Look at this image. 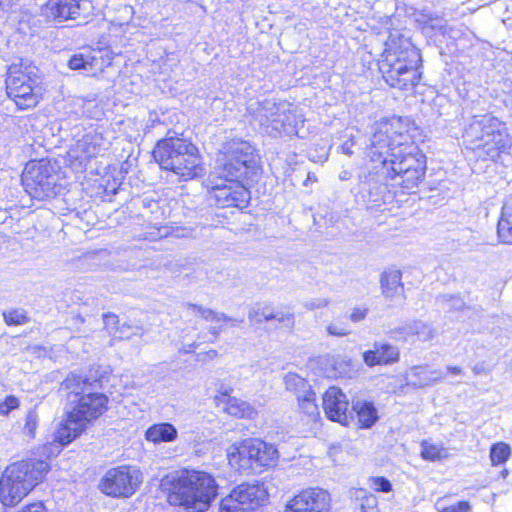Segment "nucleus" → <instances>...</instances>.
Masks as SVG:
<instances>
[{"mask_svg":"<svg viewBox=\"0 0 512 512\" xmlns=\"http://www.w3.org/2000/svg\"><path fill=\"white\" fill-rule=\"evenodd\" d=\"M399 120L379 123L374 128L367 147V157L371 165L367 167L368 175H360L362 190L367 191L372 201H377L387 190L389 179H396L397 174L426 165L425 156L417 147L408 145L407 133L397 130Z\"/></svg>","mask_w":512,"mask_h":512,"instance_id":"f257e3e1","label":"nucleus"},{"mask_svg":"<svg viewBox=\"0 0 512 512\" xmlns=\"http://www.w3.org/2000/svg\"><path fill=\"white\" fill-rule=\"evenodd\" d=\"M101 378L70 373L61 383V389L67 392L68 403L66 419L55 431L54 440L62 445L71 443L86 428L87 424L99 418L107 409L108 397L98 391Z\"/></svg>","mask_w":512,"mask_h":512,"instance_id":"f03ea898","label":"nucleus"},{"mask_svg":"<svg viewBox=\"0 0 512 512\" xmlns=\"http://www.w3.org/2000/svg\"><path fill=\"white\" fill-rule=\"evenodd\" d=\"M153 158L161 169L171 171L183 181L204 174L198 148L186 138L167 136L159 140L153 150Z\"/></svg>","mask_w":512,"mask_h":512,"instance_id":"7ed1b4c3","label":"nucleus"},{"mask_svg":"<svg viewBox=\"0 0 512 512\" xmlns=\"http://www.w3.org/2000/svg\"><path fill=\"white\" fill-rule=\"evenodd\" d=\"M464 138L483 160L496 161L502 154H509L512 146L506 123L492 115L474 117Z\"/></svg>","mask_w":512,"mask_h":512,"instance_id":"20e7f679","label":"nucleus"},{"mask_svg":"<svg viewBox=\"0 0 512 512\" xmlns=\"http://www.w3.org/2000/svg\"><path fill=\"white\" fill-rule=\"evenodd\" d=\"M215 479L202 471H186L171 483L169 502L187 512H204L217 495Z\"/></svg>","mask_w":512,"mask_h":512,"instance_id":"39448f33","label":"nucleus"},{"mask_svg":"<svg viewBox=\"0 0 512 512\" xmlns=\"http://www.w3.org/2000/svg\"><path fill=\"white\" fill-rule=\"evenodd\" d=\"M422 58L420 51L407 39L399 47H390L379 63L385 82L401 90L413 88L421 79Z\"/></svg>","mask_w":512,"mask_h":512,"instance_id":"423d86ee","label":"nucleus"},{"mask_svg":"<svg viewBox=\"0 0 512 512\" xmlns=\"http://www.w3.org/2000/svg\"><path fill=\"white\" fill-rule=\"evenodd\" d=\"M44 460L27 459L6 467L0 477V501L4 506H15L39 484L48 472Z\"/></svg>","mask_w":512,"mask_h":512,"instance_id":"0eeeda50","label":"nucleus"},{"mask_svg":"<svg viewBox=\"0 0 512 512\" xmlns=\"http://www.w3.org/2000/svg\"><path fill=\"white\" fill-rule=\"evenodd\" d=\"M248 111L254 123L271 137L298 135L299 124H303L302 115L296 114L291 105L286 102H275L265 99L261 102L250 103Z\"/></svg>","mask_w":512,"mask_h":512,"instance_id":"6e6552de","label":"nucleus"},{"mask_svg":"<svg viewBox=\"0 0 512 512\" xmlns=\"http://www.w3.org/2000/svg\"><path fill=\"white\" fill-rule=\"evenodd\" d=\"M250 143L242 139H231L222 144L216 161L214 174L228 182L242 183L244 179H250L257 172L256 164L251 160H237L234 153L242 152L244 158L250 154Z\"/></svg>","mask_w":512,"mask_h":512,"instance_id":"1a4fd4ad","label":"nucleus"},{"mask_svg":"<svg viewBox=\"0 0 512 512\" xmlns=\"http://www.w3.org/2000/svg\"><path fill=\"white\" fill-rule=\"evenodd\" d=\"M22 184L34 199L45 200L58 193L56 167L46 160L30 161L22 173Z\"/></svg>","mask_w":512,"mask_h":512,"instance_id":"9d476101","label":"nucleus"},{"mask_svg":"<svg viewBox=\"0 0 512 512\" xmlns=\"http://www.w3.org/2000/svg\"><path fill=\"white\" fill-rule=\"evenodd\" d=\"M143 481L142 472L134 466L122 465L109 469L100 481L104 494L115 498L132 496Z\"/></svg>","mask_w":512,"mask_h":512,"instance_id":"9b49d317","label":"nucleus"},{"mask_svg":"<svg viewBox=\"0 0 512 512\" xmlns=\"http://www.w3.org/2000/svg\"><path fill=\"white\" fill-rule=\"evenodd\" d=\"M330 495L321 488H310L300 492L286 505L285 512H327Z\"/></svg>","mask_w":512,"mask_h":512,"instance_id":"f8f14e48","label":"nucleus"},{"mask_svg":"<svg viewBox=\"0 0 512 512\" xmlns=\"http://www.w3.org/2000/svg\"><path fill=\"white\" fill-rule=\"evenodd\" d=\"M108 50L86 49L74 54L68 61V66L72 70H84L88 74L102 72L111 65L113 56Z\"/></svg>","mask_w":512,"mask_h":512,"instance_id":"ddd939ff","label":"nucleus"},{"mask_svg":"<svg viewBox=\"0 0 512 512\" xmlns=\"http://www.w3.org/2000/svg\"><path fill=\"white\" fill-rule=\"evenodd\" d=\"M211 197L219 207L243 208L249 201L250 193L242 183L230 182L228 185H216Z\"/></svg>","mask_w":512,"mask_h":512,"instance_id":"4468645a","label":"nucleus"},{"mask_svg":"<svg viewBox=\"0 0 512 512\" xmlns=\"http://www.w3.org/2000/svg\"><path fill=\"white\" fill-rule=\"evenodd\" d=\"M348 400L337 387H330L323 396V408L327 417L341 424L348 423Z\"/></svg>","mask_w":512,"mask_h":512,"instance_id":"2eb2a0df","label":"nucleus"},{"mask_svg":"<svg viewBox=\"0 0 512 512\" xmlns=\"http://www.w3.org/2000/svg\"><path fill=\"white\" fill-rule=\"evenodd\" d=\"M33 68L25 65L22 61L19 63H12L7 72L6 78V92L12 100L14 97H19V90L26 85H34L35 79L32 78Z\"/></svg>","mask_w":512,"mask_h":512,"instance_id":"dca6fc26","label":"nucleus"},{"mask_svg":"<svg viewBox=\"0 0 512 512\" xmlns=\"http://www.w3.org/2000/svg\"><path fill=\"white\" fill-rule=\"evenodd\" d=\"M42 10L47 18L63 22L76 19L81 13L82 3L81 0H47Z\"/></svg>","mask_w":512,"mask_h":512,"instance_id":"f3484780","label":"nucleus"},{"mask_svg":"<svg viewBox=\"0 0 512 512\" xmlns=\"http://www.w3.org/2000/svg\"><path fill=\"white\" fill-rule=\"evenodd\" d=\"M363 360L369 367L392 364L399 360V350L389 343L375 342L372 350L363 353Z\"/></svg>","mask_w":512,"mask_h":512,"instance_id":"a211bd4d","label":"nucleus"},{"mask_svg":"<svg viewBox=\"0 0 512 512\" xmlns=\"http://www.w3.org/2000/svg\"><path fill=\"white\" fill-rule=\"evenodd\" d=\"M380 287L383 296L390 301L406 298L400 270H385L380 277Z\"/></svg>","mask_w":512,"mask_h":512,"instance_id":"6ab92c4d","label":"nucleus"},{"mask_svg":"<svg viewBox=\"0 0 512 512\" xmlns=\"http://www.w3.org/2000/svg\"><path fill=\"white\" fill-rule=\"evenodd\" d=\"M248 444H250L254 471L258 468L274 465L278 457V451L272 444L257 438L248 439Z\"/></svg>","mask_w":512,"mask_h":512,"instance_id":"aec40b11","label":"nucleus"},{"mask_svg":"<svg viewBox=\"0 0 512 512\" xmlns=\"http://www.w3.org/2000/svg\"><path fill=\"white\" fill-rule=\"evenodd\" d=\"M443 374L440 370L429 369L427 365H419L411 367L405 379L407 385L416 388L431 386L442 380Z\"/></svg>","mask_w":512,"mask_h":512,"instance_id":"412c9836","label":"nucleus"},{"mask_svg":"<svg viewBox=\"0 0 512 512\" xmlns=\"http://www.w3.org/2000/svg\"><path fill=\"white\" fill-rule=\"evenodd\" d=\"M104 328L109 334H119L120 338H130L131 336H143L148 329L138 324H122L119 326V318L113 313L103 314Z\"/></svg>","mask_w":512,"mask_h":512,"instance_id":"4be33fe9","label":"nucleus"},{"mask_svg":"<svg viewBox=\"0 0 512 512\" xmlns=\"http://www.w3.org/2000/svg\"><path fill=\"white\" fill-rule=\"evenodd\" d=\"M250 450L248 439L244 440L239 446H232L228 452L229 464L239 472L251 473L254 471V467Z\"/></svg>","mask_w":512,"mask_h":512,"instance_id":"5701e85b","label":"nucleus"},{"mask_svg":"<svg viewBox=\"0 0 512 512\" xmlns=\"http://www.w3.org/2000/svg\"><path fill=\"white\" fill-rule=\"evenodd\" d=\"M234 496L241 500L242 505L248 510L259 506L266 497L265 490L256 484H241L232 490Z\"/></svg>","mask_w":512,"mask_h":512,"instance_id":"b1692460","label":"nucleus"},{"mask_svg":"<svg viewBox=\"0 0 512 512\" xmlns=\"http://www.w3.org/2000/svg\"><path fill=\"white\" fill-rule=\"evenodd\" d=\"M102 137L99 134H86L75 144L71 150L72 156L79 160L95 157L101 151Z\"/></svg>","mask_w":512,"mask_h":512,"instance_id":"393cba45","label":"nucleus"},{"mask_svg":"<svg viewBox=\"0 0 512 512\" xmlns=\"http://www.w3.org/2000/svg\"><path fill=\"white\" fill-rule=\"evenodd\" d=\"M497 235L501 243L512 244V194L507 196L503 204L497 224Z\"/></svg>","mask_w":512,"mask_h":512,"instance_id":"a878e982","label":"nucleus"},{"mask_svg":"<svg viewBox=\"0 0 512 512\" xmlns=\"http://www.w3.org/2000/svg\"><path fill=\"white\" fill-rule=\"evenodd\" d=\"M178 437L176 427L168 422L153 424L145 432V438L155 444L161 442H173Z\"/></svg>","mask_w":512,"mask_h":512,"instance_id":"bb28decb","label":"nucleus"},{"mask_svg":"<svg viewBox=\"0 0 512 512\" xmlns=\"http://www.w3.org/2000/svg\"><path fill=\"white\" fill-rule=\"evenodd\" d=\"M224 410L229 415L238 418L252 419L257 414V411L253 405L236 397H229L227 400H225Z\"/></svg>","mask_w":512,"mask_h":512,"instance_id":"cd10ccee","label":"nucleus"},{"mask_svg":"<svg viewBox=\"0 0 512 512\" xmlns=\"http://www.w3.org/2000/svg\"><path fill=\"white\" fill-rule=\"evenodd\" d=\"M425 166H419L413 168L411 170H406L397 174L396 179H392L395 181V184L402 186L406 189H413L418 186V184L422 181L425 174Z\"/></svg>","mask_w":512,"mask_h":512,"instance_id":"c85d7f7f","label":"nucleus"},{"mask_svg":"<svg viewBox=\"0 0 512 512\" xmlns=\"http://www.w3.org/2000/svg\"><path fill=\"white\" fill-rule=\"evenodd\" d=\"M183 308L186 310H191L193 313L198 314L203 320L211 321V322H229L232 320V317L228 316L223 312H217L210 308L194 304L191 302H186L183 304Z\"/></svg>","mask_w":512,"mask_h":512,"instance_id":"c756f323","label":"nucleus"},{"mask_svg":"<svg viewBox=\"0 0 512 512\" xmlns=\"http://www.w3.org/2000/svg\"><path fill=\"white\" fill-rule=\"evenodd\" d=\"M353 411L356 412L362 427L369 428L377 420V411L372 403L357 401L353 403Z\"/></svg>","mask_w":512,"mask_h":512,"instance_id":"7c9ffc66","label":"nucleus"},{"mask_svg":"<svg viewBox=\"0 0 512 512\" xmlns=\"http://www.w3.org/2000/svg\"><path fill=\"white\" fill-rule=\"evenodd\" d=\"M18 90L19 97H14L13 101L19 109H30L37 105L39 96L34 92V85H26Z\"/></svg>","mask_w":512,"mask_h":512,"instance_id":"2f4dec72","label":"nucleus"},{"mask_svg":"<svg viewBox=\"0 0 512 512\" xmlns=\"http://www.w3.org/2000/svg\"><path fill=\"white\" fill-rule=\"evenodd\" d=\"M248 319L253 324L272 320V306L268 303H256L250 307Z\"/></svg>","mask_w":512,"mask_h":512,"instance_id":"473e14b6","label":"nucleus"},{"mask_svg":"<svg viewBox=\"0 0 512 512\" xmlns=\"http://www.w3.org/2000/svg\"><path fill=\"white\" fill-rule=\"evenodd\" d=\"M510 455V446L504 442H497L490 448V460L493 466L504 464Z\"/></svg>","mask_w":512,"mask_h":512,"instance_id":"72a5a7b5","label":"nucleus"},{"mask_svg":"<svg viewBox=\"0 0 512 512\" xmlns=\"http://www.w3.org/2000/svg\"><path fill=\"white\" fill-rule=\"evenodd\" d=\"M297 399L303 413L310 417H315L319 414L318 406L315 403V393L313 391H305L302 395H298Z\"/></svg>","mask_w":512,"mask_h":512,"instance_id":"f704fd0d","label":"nucleus"},{"mask_svg":"<svg viewBox=\"0 0 512 512\" xmlns=\"http://www.w3.org/2000/svg\"><path fill=\"white\" fill-rule=\"evenodd\" d=\"M435 329L421 320H414V334L422 342L430 341L435 337Z\"/></svg>","mask_w":512,"mask_h":512,"instance_id":"c9c22d12","label":"nucleus"},{"mask_svg":"<svg viewBox=\"0 0 512 512\" xmlns=\"http://www.w3.org/2000/svg\"><path fill=\"white\" fill-rule=\"evenodd\" d=\"M437 303L447 310H461L465 306V302L458 295L443 294L437 297Z\"/></svg>","mask_w":512,"mask_h":512,"instance_id":"e433bc0d","label":"nucleus"},{"mask_svg":"<svg viewBox=\"0 0 512 512\" xmlns=\"http://www.w3.org/2000/svg\"><path fill=\"white\" fill-rule=\"evenodd\" d=\"M220 512H248V510L242 505L241 500H238L231 491L228 496L221 500Z\"/></svg>","mask_w":512,"mask_h":512,"instance_id":"4c0bfd02","label":"nucleus"},{"mask_svg":"<svg viewBox=\"0 0 512 512\" xmlns=\"http://www.w3.org/2000/svg\"><path fill=\"white\" fill-rule=\"evenodd\" d=\"M3 317L7 325H22L29 321L26 312L22 309L4 311Z\"/></svg>","mask_w":512,"mask_h":512,"instance_id":"58836bf2","label":"nucleus"},{"mask_svg":"<svg viewBox=\"0 0 512 512\" xmlns=\"http://www.w3.org/2000/svg\"><path fill=\"white\" fill-rule=\"evenodd\" d=\"M445 454H446V450L442 449L436 445L427 444L426 442H424L422 444L421 455L426 460H430V461L439 460V459L443 458L445 456Z\"/></svg>","mask_w":512,"mask_h":512,"instance_id":"ea45409f","label":"nucleus"},{"mask_svg":"<svg viewBox=\"0 0 512 512\" xmlns=\"http://www.w3.org/2000/svg\"><path fill=\"white\" fill-rule=\"evenodd\" d=\"M38 420L39 417L37 412L34 409L30 410L25 417V425L23 428L24 433L30 437H34L35 430L38 426Z\"/></svg>","mask_w":512,"mask_h":512,"instance_id":"a19ab883","label":"nucleus"},{"mask_svg":"<svg viewBox=\"0 0 512 512\" xmlns=\"http://www.w3.org/2000/svg\"><path fill=\"white\" fill-rule=\"evenodd\" d=\"M355 512H379L378 500L374 495L363 496L361 504Z\"/></svg>","mask_w":512,"mask_h":512,"instance_id":"79ce46f5","label":"nucleus"},{"mask_svg":"<svg viewBox=\"0 0 512 512\" xmlns=\"http://www.w3.org/2000/svg\"><path fill=\"white\" fill-rule=\"evenodd\" d=\"M395 339H407L414 334V320L392 330Z\"/></svg>","mask_w":512,"mask_h":512,"instance_id":"37998d69","label":"nucleus"},{"mask_svg":"<svg viewBox=\"0 0 512 512\" xmlns=\"http://www.w3.org/2000/svg\"><path fill=\"white\" fill-rule=\"evenodd\" d=\"M286 388L288 390H297L306 386L305 380L297 374H287L284 378Z\"/></svg>","mask_w":512,"mask_h":512,"instance_id":"c03bdc74","label":"nucleus"},{"mask_svg":"<svg viewBox=\"0 0 512 512\" xmlns=\"http://www.w3.org/2000/svg\"><path fill=\"white\" fill-rule=\"evenodd\" d=\"M19 407V400L15 396H7L3 402L0 403V415H8L12 410Z\"/></svg>","mask_w":512,"mask_h":512,"instance_id":"a18cd8bd","label":"nucleus"},{"mask_svg":"<svg viewBox=\"0 0 512 512\" xmlns=\"http://www.w3.org/2000/svg\"><path fill=\"white\" fill-rule=\"evenodd\" d=\"M327 332L331 336L344 337L351 333V331L342 323H331L327 326Z\"/></svg>","mask_w":512,"mask_h":512,"instance_id":"49530a36","label":"nucleus"},{"mask_svg":"<svg viewBox=\"0 0 512 512\" xmlns=\"http://www.w3.org/2000/svg\"><path fill=\"white\" fill-rule=\"evenodd\" d=\"M272 320H277L279 323L284 324L286 327L294 326V315L292 313L274 312L272 310Z\"/></svg>","mask_w":512,"mask_h":512,"instance_id":"de8ad7c7","label":"nucleus"},{"mask_svg":"<svg viewBox=\"0 0 512 512\" xmlns=\"http://www.w3.org/2000/svg\"><path fill=\"white\" fill-rule=\"evenodd\" d=\"M329 303H330L329 299L323 298V297H318V298H312V299L306 300L303 305L307 310H315V309L324 308V307L328 306Z\"/></svg>","mask_w":512,"mask_h":512,"instance_id":"09e8293b","label":"nucleus"},{"mask_svg":"<svg viewBox=\"0 0 512 512\" xmlns=\"http://www.w3.org/2000/svg\"><path fill=\"white\" fill-rule=\"evenodd\" d=\"M372 487L376 491L380 492H389L392 489V485L388 479L385 477H373L371 479Z\"/></svg>","mask_w":512,"mask_h":512,"instance_id":"8fccbe9b","label":"nucleus"},{"mask_svg":"<svg viewBox=\"0 0 512 512\" xmlns=\"http://www.w3.org/2000/svg\"><path fill=\"white\" fill-rule=\"evenodd\" d=\"M471 505L467 501H459L456 504L443 508L439 512H471Z\"/></svg>","mask_w":512,"mask_h":512,"instance_id":"3c124183","label":"nucleus"},{"mask_svg":"<svg viewBox=\"0 0 512 512\" xmlns=\"http://www.w3.org/2000/svg\"><path fill=\"white\" fill-rule=\"evenodd\" d=\"M368 311V308L363 306L354 307L349 315V319L353 323H358L366 318Z\"/></svg>","mask_w":512,"mask_h":512,"instance_id":"603ef678","label":"nucleus"},{"mask_svg":"<svg viewBox=\"0 0 512 512\" xmlns=\"http://www.w3.org/2000/svg\"><path fill=\"white\" fill-rule=\"evenodd\" d=\"M19 512H48L42 502H35L24 506Z\"/></svg>","mask_w":512,"mask_h":512,"instance_id":"864d4df0","label":"nucleus"},{"mask_svg":"<svg viewBox=\"0 0 512 512\" xmlns=\"http://www.w3.org/2000/svg\"><path fill=\"white\" fill-rule=\"evenodd\" d=\"M250 154L248 155V157L244 158V155L242 152H237V153H234V157L233 158H236L237 160H251V163L252 164H256L255 160H254V152H255V149L254 147L250 144Z\"/></svg>","mask_w":512,"mask_h":512,"instance_id":"5fc2aeb1","label":"nucleus"},{"mask_svg":"<svg viewBox=\"0 0 512 512\" xmlns=\"http://www.w3.org/2000/svg\"><path fill=\"white\" fill-rule=\"evenodd\" d=\"M472 371L475 375H486L488 373V369L484 362L475 364L472 368Z\"/></svg>","mask_w":512,"mask_h":512,"instance_id":"6e6d98bb","label":"nucleus"},{"mask_svg":"<svg viewBox=\"0 0 512 512\" xmlns=\"http://www.w3.org/2000/svg\"><path fill=\"white\" fill-rule=\"evenodd\" d=\"M17 0H0V11L8 10L16 5Z\"/></svg>","mask_w":512,"mask_h":512,"instance_id":"4d7b16f0","label":"nucleus"},{"mask_svg":"<svg viewBox=\"0 0 512 512\" xmlns=\"http://www.w3.org/2000/svg\"><path fill=\"white\" fill-rule=\"evenodd\" d=\"M223 331V326H212L209 328V333L214 337V340H211L210 342H214L221 332Z\"/></svg>","mask_w":512,"mask_h":512,"instance_id":"13d9d810","label":"nucleus"},{"mask_svg":"<svg viewBox=\"0 0 512 512\" xmlns=\"http://www.w3.org/2000/svg\"><path fill=\"white\" fill-rule=\"evenodd\" d=\"M352 146H353V143L351 142H344L342 145H341V150L344 154L346 155H349L351 156L353 154V151H352Z\"/></svg>","mask_w":512,"mask_h":512,"instance_id":"bf43d9fd","label":"nucleus"},{"mask_svg":"<svg viewBox=\"0 0 512 512\" xmlns=\"http://www.w3.org/2000/svg\"><path fill=\"white\" fill-rule=\"evenodd\" d=\"M315 182H317L316 175L314 173L309 172L307 174L306 179L303 182V185L307 187L309 184H312V183H315Z\"/></svg>","mask_w":512,"mask_h":512,"instance_id":"052dcab7","label":"nucleus"},{"mask_svg":"<svg viewBox=\"0 0 512 512\" xmlns=\"http://www.w3.org/2000/svg\"><path fill=\"white\" fill-rule=\"evenodd\" d=\"M232 392V389L229 387H221L219 390L220 396L227 399L230 397V393Z\"/></svg>","mask_w":512,"mask_h":512,"instance_id":"680f3d73","label":"nucleus"},{"mask_svg":"<svg viewBox=\"0 0 512 512\" xmlns=\"http://www.w3.org/2000/svg\"><path fill=\"white\" fill-rule=\"evenodd\" d=\"M351 177H352V173L348 170H343L339 174V179L342 181L349 180V179H351Z\"/></svg>","mask_w":512,"mask_h":512,"instance_id":"e2e57ef3","label":"nucleus"},{"mask_svg":"<svg viewBox=\"0 0 512 512\" xmlns=\"http://www.w3.org/2000/svg\"><path fill=\"white\" fill-rule=\"evenodd\" d=\"M447 370L454 375H459L462 373V368L459 366H448Z\"/></svg>","mask_w":512,"mask_h":512,"instance_id":"0e129e2a","label":"nucleus"},{"mask_svg":"<svg viewBox=\"0 0 512 512\" xmlns=\"http://www.w3.org/2000/svg\"><path fill=\"white\" fill-rule=\"evenodd\" d=\"M243 319H237V318H232V320H230L228 323H230V325L232 327H236V326H239L240 324L243 323Z\"/></svg>","mask_w":512,"mask_h":512,"instance_id":"69168bd1","label":"nucleus"},{"mask_svg":"<svg viewBox=\"0 0 512 512\" xmlns=\"http://www.w3.org/2000/svg\"><path fill=\"white\" fill-rule=\"evenodd\" d=\"M208 355H209L210 357H215V356H217V351H216V350H210V351L208 352Z\"/></svg>","mask_w":512,"mask_h":512,"instance_id":"338daca9","label":"nucleus"},{"mask_svg":"<svg viewBox=\"0 0 512 512\" xmlns=\"http://www.w3.org/2000/svg\"><path fill=\"white\" fill-rule=\"evenodd\" d=\"M77 319L80 321V322H83L84 319L81 317V316H78Z\"/></svg>","mask_w":512,"mask_h":512,"instance_id":"774afa93","label":"nucleus"}]
</instances>
